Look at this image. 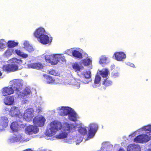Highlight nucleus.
<instances>
[{"mask_svg": "<svg viewBox=\"0 0 151 151\" xmlns=\"http://www.w3.org/2000/svg\"><path fill=\"white\" fill-rule=\"evenodd\" d=\"M82 50L79 48H74L72 55L73 57L78 59H81L82 57L81 53Z\"/></svg>", "mask_w": 151, "mask_h": 151, "instance_id": "17", "label": "nucleus"}, {"mask_svg": "<svg viewBox=\"0 0 151 151\" xmlns=\"http://www.w3.org/2000/svg\"><path fill=\"white\" fill-rule=\"evenodd\" d=\"M59 57V62L60 61L62 62H65V57L63 56V54H58Z\"/></svg>", "mask_w": 151, "mask_h": 151, "instance_id": "42", "label": "nucleus"}, {"mask_svg": "<svg viewBox=\"0 0 151 151\" xmlns=\"http://www.w3.org/2000/svg\"><path fill=\"white\" fill-rule=\"evenodd\" d=\"M127 151H141L140 146L134 144L129 145L127 148Z\"/></svg>", "mask_w": 151, "mask_h": 151, "instance_id": "20", "label": "nucleus"}, {"mask_svg": "<svg viewBox=\"0 0 151 151\" xmlns=\"http://www.w3.org/2000/svg\"><path fill=\"white\" fill-rule=\"evenodd\" d=\"M8 118L5 116L0 118V132L4 130L5 128L8 126Z\"/></svg>", "mask_w": 151, "mask_h": 151, "instance_id": "16", "label": "nucleus"}, {"mask_svg": "<svg viewBox=\"0 0 151 151\" xmlns=\"http://www.w3.org/2000/svg\"><path fill=\"white\" fill-rule=\"evenodd\" d=\"M76 128H78V130L79 132L83 135H84L87 133V128L86 127H78V125L76 127L74 124H69L68 122H64L62 124L60 122L53 121L48 125V128L45 133L47 136L45 138L48 140H54L55 137L52 136L55 134L58 130L60 129L61 130L62 132L57 136V138L59 139L65 138L69 132H73Z\"/></svg>", "mask_w": 151, "mask_h": 151, "instance_id": "1", "label": "nucleus"}, {"mask_svg": "<svg viewBox=\"0 0 151 151\" xmlns=\"http://www.w3.org/2000/svg\"><path fill=\"white\" fill-rule=\"evenodd\" d=\"M151 139L146 134H140L134 139V142L137 143H144L147 142Z\"/></svg>", "mask_w": 151, "mask_h": 151, "instance_id": "9", "label": "nucleus"}, {"mask_svg": "<svg viewBox=\"0 0 151 151\" xmlns=\"http://www.w3.org/2000/svg\"><path fill=\"white\" fill-rule=\"evenodd\" d=\"M23 45L24 48L28 52H30L34 51L32 47L29 44L28 42L24 41Z\"/></svg>", "mask_w": 151, "mask_h": 151, "instance_id": "27", "label": "nucleus"}, {"mask_svg": "<svg viewBox=\"0 0 151 151\" xmlns=\"http://www.w3.org/2000/svg\"><path fill=\"white\" fill-rule=\"evenodd\" d=\"M80 139L78 140V139L77 137H75V136L73 137L71 136L66 139L65 140V142L68 143H73L74 142L76 141L77 140L78 141H79L80 142H81L83 140V137H80Z\"/></svg>", "mask_w": 151, "mask_h": 151, "instance_id": "24", "label": "nucleus"}, {"mask_svg": "<svg viewBox=\"0 0 151 151\" xmlns=\"http://www.w3.org/2000/svg\"><path fill=\"white\" fill-rule=\"evenodd\" d=\"M99 59V63L102 65L103 64L108 63L110 62L109 58L104 55L101 56Z\"/></svg>", "mask_w": 151, "mask_h": 151, "instance_id": "28", "label": "nucleus"}, {"mask_svg": "<svg viewBox=\"0 0 151 151\" xmlns=\"http://www.w3.org/2000/svg\"><path fill=\"white\" fill-rule=\"evenodd\" d=\"M58 114L61 116H68V118L70 121H76L77 119L78 115L71 108L67 106H62L57 108Z\"/></svg>", "mask_w": 151, "mask_h": 151, "instance_id": "3", "label": "nucleus"}, {"mask_svg": "<svg viewBox=\"0 0 151 151\" xmlns=\"http://www.w3.org/2000/svg\"><path fill=\"white\" fill-rule=\"evenodd\" d=\"M119 73H116L114 74L112 76V77L114 78H116L117 77L119 76Z\"/></svg>", "mask_w": 151, "mask_h": 151, "instance_id": "47", "label": "nucleus"}, {"mask_svg": "<svg viewBox=\"0 0 151 151\" xmlns=\"http://www.w3.org/2000/svg\"><path fill=\"white\" fill-rule=\"evenodd\" d=\"M110 146V143L109 142H104L102 143L101 149L104 150L105 149H107Z\"/></svg>", "mask_w": 151, "mask_h": 151, "instance_id": "37", "label": "nucleus"}, {"mask_svg": "<svg viewBox=\"0 0 151 151\" xmlns=\"http://www.w3.org/2000/svg\"><path fill=\"white\" fill-rule=\"evenodd\" d=\"M19 125L16 122L12 123L10 126V128L13 132L17 131L19 129Z\"/></svg>", "mask_w": 151, "mask_h": 151, "instance_id": "30", "label": "nucleus"}, {"mask_svg": "<svg viewBox=\"0 0 151 151\" xmlns=\"http://www.w3.org/2000/svg\"><path fill=\"white\" fill-rule=\"evenodd\" d=\"M8 62L11 64L3 65L2 69L4 71L10 72L18 70V65L22 64V61L21 60L13 58L9 60Z\"/></svg>", "mask_w": 151, "mask_h": 151, "instance_id": "4", "label": "nucleus"}, {"mask_svg": "<svg viewBox=\"0 0 151 151\" xmlns=\"http://www.w3.org/2000/svg\"><path fill=\"white\" fill-rule=\"evenodd\" d=\"M54 84H62L63 83V82L62 81H63L62 79H59L57 78H56L55 79H54Z\"/></svg>", "mask_w": 151, "mask_h": 151, "instance_id": "40", "label": "nucleus"}, {"mask_svg": "<svg viewBox=\"0 0 151 151\" xmlns=\"http://www.w3.org/2000/svg\"><path fill=\"white\" fill-rule=\"evenodd\" d=\"M113 57L118 61H122L126 59V54L122 52H115L113 55Z\"/></svg>", "mask_w": 151, "mask_h": 151, "instance_id": "15", "label": "nucleus"}, {"mask_svg": "<svg viewBox=\"0 0 151 151\" xmlns=\"http://www.w3.org/2000/svg\"><path fill=\"white\" fill-rule=\"evenodd\" d=\"M7 142L9 143L10 144L16 142L14 134L13 136L10 137L8 139Z\"/></svg>", "mask_w": 151, "mask_h": 151, "instance_id": "38", "label": "nucleus"}, {"mask_svg": "<svg viewBox=\"0 0 151 151\" xmlns=\"http://www.w3.org/2000/svg\"><path fill=\"white\" fill-rule=\"evenodd\" d=\"M34 111L32 109H28L24 112L23 118L27 122L31 120L34 115L33 114Z\"/></svg>", "mask_w": 151, "mask_h": 151, "instance_id": "11", "label": "nucleus"}, {"mask_svg": "<svg viewBox=\"0 0 151 151\" xmlns=\"http://www.w3.org/2000/svg\"><path fill=\"white\" fill-rule=\"evenodd\" d=\"M49 74L54 76H58L59 73L55 70H52L49 71Z\"/></svg>", "mask_w": 151, "mask_h": 151, "instance_id": "43", "label": "nucleus"}, {"mask_svg": "<svg viewBox=\"0 0 151 151\" xmlns=\"http://www.w3.org/2000/svg\"><path fill=\"white\" fill-rule=\"evenodd\" d=\"M77 125H76V126H75V127H76V126ZM78 125V127L80 126V125H79H79Z\"/></svg>", "mask_w": 151, "mask_h": 151, "instance_id": "51", "label": "nucleus"}, {"mask_svg": "<svg viewBox=\"0 0 151 151\" xmlns=\"http://www.w3.org/2000/svg\"><path fill=\"white\" fill-rule=\"evenodd\" d=\"M14 53V49H9L7 50L4 54V56L6 58H9Z\"/></svg>", "mask_w": 151, "mask_h": 151, "instance_id": "34", "label": "nucleus"}, {"mask_svg": "<svg viewBox=\"0 0 151 151\" xmlns=\"http://www.w3.org/2000/svg\"><path fill=\"white\" fill-rule=\"evenodd\" d=\"M104 81L103 82L102 84L106 86H108L111 85L112 82L108 78H106L105 80L104 79Z\"/></svg>", "mask_w": 151, "mask_h": 151, "instance_id": "36", "label": "nucleus"}, {"mask_svg": "<svg viewBox=\"0 0 151 151\" xmlns=\"http://www.w3.org/2000/svg\"><path fill=\"white\" fill-rule=\"evenodd\" d=\"M67 84L74 85L77 88H79L80 85V83L76 81L75 79H72L70 82H67Z\"/></svg>", "mask_w": 151, "mask_h": 151, "instance_id": "33", "label": "nucleus"}, {"mask_svg": "<svg viewBox=\"0 0 151 151\" xmlns=\"http://www.w3.org/2000/svg\"><path fill=\"white\" fill-rule=\"evenodd\" d=\"M81 62L85 66L90 65L89 69H91L92 68V66L91 65H90L92 62V59L89 58H87L82 60Z\"/></svg>", "mask_w": 151, "mask_h": 151, "instance_id": "29", "label": "nucleus"}, {"mask_svg": "<svg viewBox=\"0 0 151 151\" xmlns=\"http://www.w3.org/2000/svg\"><path fill=\"white\" fill-rule=\"evenodd\" d=\"M109 71L106 68L103 69L99 71L98 74L95 77L94 82L92 84V86L94 88L99 87L101 85L100 81L101 80V77L99 74L101 75L103 78H106L108 76Z\"/></svg>", "mask_w": 151, "mask_h": 151, "instance_id": "5", "label": "nucleus"}, {"mask_svg": "<svg viewBox=\"0 0 151 151\" xmlns=\"http://www.w3.org/2000/svg\"><path fill=\"white\" fill-rule=\"evenodd\" d=\"M74 48H72L68 49L65 51V53L69 55H72Z\"/></svg>", "mask_w": 151, "mask_h": 151, "instance_id": "41", "label": "nucleus"}, {"mask_svg": "<svg viewBox=\"0 0 151 151\" xmlns=\"http://www.w3.org/2000/svg\"><path fill=\"white\" fill-rule=\"evenodd\" d=\"M144 151H151V142L149 143L146 145Z\"/></svg>", "mask_w": 151, "mask_h": 151, "instance_id": "44", "label": "nucleus"}, {"mask_svg": "<svg viewBox=\"0 0 151 151\" xmlns=\"http://www.w3.org/2000/svg\"><path fill=\"white\" fill-rule=\"evenodd\" d=\"M14 54H16L24 58H26L28 56V54L24 53L21 50L18 49H14Z\"/></svg>", "mask_w": 151, "mask_h": 151, "instance_id": "26", "label": "nucleus"}, {"mask_svg": "<svg viewBox=\"0 0 151 151\" xmlns=\"http://www.w3.org/2000/svg\"><path fill=\"white\" fill-rule=\"evenodd\" d=\"M28 67L29 68L35 69L37 70H41L43 68V66L40 62L32 63L28 64Z\"/></svg>", "mask_w": 151, "mask_h": 151, "instance_id": "23", "label": "nucleus"}, {"mask_svg": "<svg viewBox=\"0 0 151 151\" xmlns=\"http://www.w3.org/2000/svg\"><path fill=\"white\" fill-rule=\"evenodd\" d=\"M39 129L37 126L31 125L27 127L25 129L26 134L29 135L33 134H36L39 131Z\"/></svg>", "mask_w": 151, "mask_h": 151, "instance_id": "13", "label": "nucleus"}, {"mask_svg": "<svg viewBox=\"0 0 151 151\" xmlns=\"http://www.w3.org/2000/svg\"><path fill=\"white\" fill-rule=\"evenodd\" d=\"M45 34H46V33L44 29L40 27L36 29L34 33V35L38 39Z\"/></svg>", "mask_w": 151, "mask_h": 151, "instance_id": "18", "label": "nucleus"}, {"mask_svg": "<svg viewBox=\"0 0 151 151\" xmlns=\"http://www.w3.org/2000/svg\"><path fill=\"white\" fill-rule=\"evenodd\" d=\"M89 129L87 137L85 139V140H88L94 136L98 130L99 126L97 124L95 123H92L89 125Z\"/></svg>", "mask_w": 151, "mask_h": 151, "instance_id": "6", "label": "nucleus"}, {"mask_svg": "<svg viewBox=\"0 0 151 151\" xmlns=\"http://www.w3.org/2000/svg\"><path fill=\"white\" fill-rule=\"evenodd\" d=\"M14 91L12 86L5 87L2 89V94L5 96L12 94Z\"/></svg>", "mask_w": 151, "mask_h": 151, "instance_id": "19", "label": "nucleus"}, {"mask_svg": "<svg viewBox=\"0 0 151 151\" xmlns=\"http://www.w3.org/2000/svg\"><path fill=\"white\" fill-rule=\"evenodd\" d=\"M42 108L40 106H38L37 107L36 112L37 113L39 114V113L42 111Z\"/></svg>", "mask_w": 151, "mask_h": 151, "instance_id": "45", "label": "nucleus"}, {"mask_svg": "<svg viewBox=\"0 0 151 151\" xmlns=\"http://www.w3.org/2000/svg\"><path fill=\"white\" fill-rule=\"evenodd\" d=\"M80 74V75L79 76H82L83 77L80 81L83 83L88 84L89 82L91 81V72L89 70L85 71H84L83 70L81 73Z\"/></svg>", "mask_w": 151, "mask_h": 151, "instance_id": "7", "label": "nucleus"}, {"mask_svg": "<svg viewBox=\"0 0 151 151\" xmlns=\"http://www.w3.org/2000/svg\"><path fill=\"white\" fill-rule=\"evenodd\" d=\"M16 142L17 143H22L24 141H27L24 137V135L22 134H20L17 133L16 134H14Z\"/></svg>", "mask_w": 151, "mask_h": 151, "instance_id": "21", "label": "nucleus"}, {"mask_svg": "<svg viewBox=\"0 0 151 151\" xmlns=\"http://www.w3.org/2000/svg\"><path fill=\"white\" fill-rule=\"evenodd\" d=\"M85 55H85V56L86 57H88V55L87 54H86Z\"/></svg>", "mask_w": 151, "mask_h": 151, "instance_id": "49", "label": "nucleus"}, {"mask_svg": "<svg viewBox=\"0 0 151 151\" xmlns=\"http://www.w3.org/2000/svg\"><path fill=\"white\" fill-rule=\"evenodd\" d=\"M59 56L58 54L45 55V59L47 62L54 65L57 64L59 62Z\"/></svg>", "mask_w": 151, "mask_h": 151, "instance_id": "8", "label": "nucleus"}, {"mask_svg": "<svg viewBox=\"0 0 151 151\" xmlns=\"http://www.w3.org/2000/svg\"><path fill=\"white\" fill-rule=\"evenodd\" d=\"M6 44L9 48H13L17 46L18 44V42L14 41L9 40L8 41Z\"/></svg>", "mask_w": 151, "mask_h": 151, "instance_id": "31", "label": "nucleus"}, {"mask_svg": "<svg viewBox=\"0 0 151 151\" xmlns=\"http://www.w3.org/2000/svg\"><path fill=\"white\" fill-rule=\"evenodd\" d=\"M126 64L127 65L129 66L130 67H134V65L133 64L131 63L128 62L127 63H126Z\"/></svg>", "mask_w": 151, "mask_h": 151, "instance_id": "46", "label": "nucleus"}, {"mask_svg": "<svg viewBox=\"0 0 151 151\" xmlns=\"http://www.w3.org/2000/svg\"><path fill=\"white\" fill-rule=\"evenodd\" d=\"M9 114L12 116L18 117L20 119L23 117V114L20 112L19 108L15 106L11 107Z\"/></svg>", "mask_w": 151, "mask_h": 151, "instance_id": "10", "label": "nucleus"}, {"mask_svg": "<svg viewBox=\"0 0 151 151\" xmlns=\"http://www.w3.org/2000/svg\"><path fill=\"white\" fill-rule=\"evenodd\" d=\"M14 101V97L13 96H9L6 97L4 99V102L5 104L7 105L12 104Z\"/></svg>", "mask_w": 151, "mask_h": 151, "instance_id": "25", "label": "nucleus"}, {"mask_svg": "<svg viewBox=\"0 0 151 151\" xmlns=\"http://www.w3.org/2000/svg\"><path fill=\"white\" fill-rule=\"evenodd\" d=\"M2 75V73H1V72L0 71V76H1Z\"/></svg>", "mask_w": 151, "mask_h": 151, "instance_id": "50", "label": "nucleus"}, {"mask_svg": "<svg viewBox=\"0 0 151 151\" xmlns=\"http://www.w3.org/2000/svg\"><path fill=\"white\" fill-rule=\"evenodd\" d=\"M140 130V129H139L135 131L132 134L129 135V137L132 138L135 136L137 134H142L141 132H140L139 130Z\"/></svg>", "mask_w": 151, "mask_h": 151, "instance_id": "39", "label": "nucleus"}, {"mask_svg": "<svg viewBox=\"0 0 151 151\" xmlns=\"http://www.w3.org/2000/svg\"><path fill=\"white\" fill-rule=\"evenodd\" d=\"M7 44L5 40L3 39H0V51L4 50Z\"/></svg>", "mask_w": 151, "mask_h": 151, "instance_id": "32", "label": "nucleus"}, {"mask_svg": "<svg viewBox=\"0 0 151 151\" xmlns=\"http://www.w3.org/2000/svg\"><path fill=\"white\" fill-rule=\"evenodd\" d=\"M45 118L42 116H37L33 120L34 124L40 127L44 126L45 121Z\"/></svg>", "mask_w": 151, "mask_h": 151, "instance_id": "12", "label": "nucleus"}, {"mask_svg": "<svg viewBox=\"0 0 151 151\" xmlns=\"http://www.w3.org/2000/svg\"><path fill=\"white\" fill-rule=\"evenodd\" d=\"M24 81L21 79H16L10 81V85L12 86L18 97L22 99L23 104H28L30 100V98L32 96V93L30 90L28 88H25L22 91L21 90L23 88Z\"/></svg>", "mask_w": 151, "mask_h": 151, "instance_id": "2", "label": "nucleus"}, {"mask_svg": "<svg viewBox=\"0 0 151 151\" xmlns=\"http://www.w3.org/2000/svg\"><path fill=\"white\" fill-rule=\"evenodd\" d=\"M38 39V41L41 43L43 45H46L50 43L52 41V37H50L44 34L42 36Z\"/></svg>", "mask_w": 151, "mask_h": 151, "instance_id": "14", "label": "nucleus"}, {"mask_svg": "<svg viewBox=\"0 0 151 151\" xmlns=\"http://www.w3.org/2000/svg\"><path fill=\"white\" fill-rule=\"evenodd\" d=\"M72 67L75 71L76 72L78 76L80 75L81 73L84 70V68L83 66H80L78 63H74Z\"/></svg>", "mask_w": 151, "mask_h": 151, "instance_id": "22", "label": "nucleus"}, {"mask_svg": "<svg viewBox=\"0 0 151 151\" xmlns=\"http://www.w3.org/2000/svg\"><path fill=\"white\" fill-rule=\"evenodd\" d=\"M45 78L46 80L47 83L49 84H54V79L52 77L49 76H46Z\"/></svg>", "mask_w": 151, "mask_h": 151, "instance_id": "35", "label": "nucleus"}, {"mask_svg": "<svg viewBox=\"0 0 151 151\" xmlns=\"http://www.w3.org/2000/svg\"><path fill=\"white\" fill-rule=\"evenodd\" d=\"M118 151H125L123 149L121 148Z\"/></svg>", "mask_w": 151, "mask_h": 151, "instance_id": "48", "label": "nucleus"}]
</instances>
